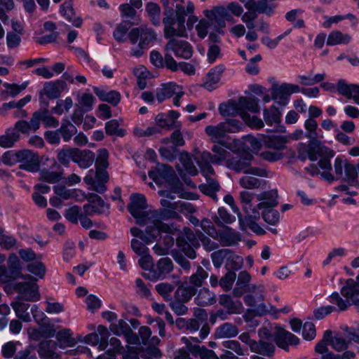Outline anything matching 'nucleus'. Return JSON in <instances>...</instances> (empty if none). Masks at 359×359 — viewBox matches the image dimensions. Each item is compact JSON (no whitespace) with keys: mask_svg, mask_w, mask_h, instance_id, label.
<instances>
[{"mask_svg":"<svg viewBox=\"0 0 359 359\" xmlns=\"http://www.w3.org/2000/svg\"><path fill=\"white\" fill-rule=\"evenodd\" d=\"M128 38L133 44H135L140 40L138 47L132 49L130 54L135 57H140L144 53L143 50L156 39V34L150 29L137 27L131 29L128 34Z\"/></svg>","mask_w":359,"mask_h":359,"instance_id":"nucleus-5","label":"nucleus"},{"mask_svg":"<svg viewBox=\"0 0 359 359\" xmlns=\"http://www.w3.org/2000/svg\"><path fill=\"white\" fill-rule=\"evenodd\" d=\"M262 217L263 219L271 225H275L279 222V212L273 208L264 209Z\"/></svg>","mask_w":359,"mask_h":359,"instance_id":"nucleus-64","label":"nucleus"},{"mask_svg":"<svg viewBox=\"0 0 359 359\" xmlns=\"http://www.w3.org/2000/svg\"><path fill=\"white\" fill-rule=\"evenodd\" d=\"M20 137L15 130L9 128L6 130V133L0 136V147L8 148L13 147Z\"/></svg>","mask_w":359,"mask_h":359,"instance_id":"nucleus-48","label":"nucleus"},{"mask_svg":"<svg viewBox=\"0 0 359 359\" xmlns=\"http://www.w3.org/2000/svg\"><path fill=\"white\" fill-rule=\"evenodd\" d=\"M271 98L277 100L280 104L285 105L290 97V93L285 83L278 87H273Z\"/></svg>","mask_w":359,"mask_h":359,"instance_id":"nucleus-46","label":"nucleus"},{"mask_svg":"<svg viewBox=\"0 0 359 359\" xmlns=\"http://www.w3.org/2000/svg\"><path fill=\"white\" fill-rule=\"evenodd\" d=\"M276 347L273 343L259 339L252 344L250 351L257 354L271 358L273 356Z\"/></svg>","mask_w":359,"mask_h":359,"instance_id":"nucleus-27","label":"nucleus"},{"mask_svg":"<svg viewBox=\"0 0 359 359\" xmlns=\"http://www.w3.org/2000/svg\"><path fill=\"white\" fill-rule=\"evenodd\" d=\"M105 132L110 136L123 137L126 134L124 129L119 128V123L116 119L110 120L105 123Z\"/></svg>","mask_w":359,"mask_h":359,"instance_id":"nucleus-56","label":"nucleus"},{"mask_svg":"<svg viewBox=\"0 0 359 359\" xmlns=\"http://www.w3.org/2000/svg\"><path fill=\"white\" fill-rule=\"evenodd\" d=\"M248 11L270 15L273 13L274 6L268 3L269 0H239Z\"/></svg>","mask_w":359,"mask_h":359,"instance_id":"nucleus-18","label":"nucleus"},{"mask_svg":"<svg viewBox=\"0 0 359 359\" xmlns=\"http://www.w3.org/2000/svg\"><path fill=\"white\" fill-rule=\"evenodd\" d=\"M167 15L163 19L164 27V36L167 39L177 36H187V31L184 26V20L182 19L175 21L172 18V9L168 10L165 12Z\"/></svg>","mask_w":359,"mask_h":359,"instance_id":"nucleus-8","label":"nucleus"},{"mask_svg":"<svg viewBox=\"0 0 359 359\" xmlns=\"http://www.w3.org/2000/svg\"><path fill=\"white\" fill-rule=\"evenodd\" d=\"M205 131L214 142H218L219 139L226 137L229 133L227 125L224 122H222L215 126H208Z\"/></svg>","mask_w":359,"mask_h":359,"instance_id":"nucleus-26","label":"nucleus"},{"mask_svg":"<svg viewBox=\"0 0 359 359\" xmlns=\"http://www.w3.org/2000/svg\"><path fill=\"white\" fill-rule=\"evenodd\" d=\"M245 215L240 217V227L242 230L250 229L254 233L263 235L265 231L258 225L257 221L260 218V214L258 211L257 205L256 206L250 205L242 207Z\"/></svg>","mask_w":359,"mask_h":359,"instance_id":"nucleus-7","label":"nucleus"},{"mask_svg":"<svg viewBox=\"0 0 359 359\" xmlns=\"http://www.w3.org/2000/svg\"><path fill=\"white\" fill-rule=\"evenodd\" d=\"M83 214L81 207L73 205L65 210L64 215L71 223L76 224Z\"/></svg>","mask_w":359,"mask_h":359,"instance_id":"nucleus-58","label":"nucleus"},{"mask_svg":"<svg viewBox=\"0 0 359 359\" xmlns=\"http://www.w3.org/2000/svg\"><path fill=\"white\" fill-rule=\"evenodd\" d=\"M262 140L266 147L282 150L285 147L287 138L285 136L281 135H262Z\"/></svg>","mask_w":359,"mask_h":359,"instance_id":"nucleus-37","label":"nucleus"},{"mask_svg":"<svg viewBox=\"0 0 359 359\" xmlns=\"http://www.w3.org/2000/svg\"><path fill=\"white\" fill-rule=\"evenodd\" d=\"M40 180L45 182L55 184L62 178V172L50 171L48 169H42L39 172Z\"/></svg>","mask_w":359,"mask_h":359,"instance_id":"nucleus-54","label":"nucleus"},{"mask_svg":"<svg viewBox=\"0 0 359 359\" xmlns=\"http://www.w3.org/2000/svg\"><path fill=\"white\" fill-rule=\"evenodd\" d=\"M219 111L223 116H235L240 115L242 117V114L245 113V111L241 110L239 102H236L233 100H229L226 102L220 104Z\"/></svg>","mask_w":359,"mask_h":359,"instance_id":"nucleus-25","label":"nucleus"},{"mask_svg":"<svg viewBox=\"0 0 359 359\" xmlns=\"http://www.w3.org/2000/svg\"><path fill=\"white\" fill-rule=\"evenodd\" d=\"M67 84L64 80L46 82L41 90L48 99H57L61 93L65 89Z\"/></svg>","mask_w":359,"mask_h":359,"instance_id":"nucleus-20","label":"nucleus"},{"mask_svg":"<svg viewBox=\"0 0 359 359\" xmlns=\"http://www.w3.org/2000/svg\"><path fill=\"white\" fill-rule=\"evenodd\" d=\"M238 334L237 327L231 323H225L218 327L215 332V335L218 338H231Z\"/></svg>","mask_w":359,"mask_h":359,"instance_id":"nucleus-44","label":"nucleus"},{"mask_svg":"<svg viewBox=\"0 0 359 359\" xmlns=\"http://www.w3.org/2000/svg\"><path fill=\"white\" fill-rule=\"evenodd\" d=\"M22 268L17 256H10L8 259V269L4 266H0V280L8 283L19 278Z\"/></svg>","mask_w":359,"mask_h":359,"instance_id":"nucleus-12","label":"nucleus"},{"mask_svg":"<svg viewBox=\"0 0 359 359\" xmlns=\"http://www.w3.org/2000/svg\"><path fill=\"white\" fill-rule=\"evenodd\" d=\"M12 130H15L20 133L29 135L30 133H35L38 130V118L34 113L32 114L29 121L25 120H20L17 121Z\"/></svg>","mask_w":359,"mask_h":359,"instance_id":"nucleus-22","label":"nucleus"},{"mask_svg":"<svg viewBox=\"0 0 359 359\" xmlns=\"http://www.w3.org/2000/svg\"><path fill=\"white\" fill-rule=\"evenodd\" d=\"M229 255H231V250L227 248H223L213 252L210 257L214 266L216 269L221 267L223 262L224 261L226 262L227 258L229 259Z\"/></svg>","mask_w":359,"mask_h":359,"instance_id":"nucleus-51","label":"nucleus"},{"mask_svg":"<svg viewBox=\"0 0 359 359\" xmlns=\"http://www.w3.org/2000/svg\"><path fill=\"white\" fill-rule=\"evenodd\" d=\"M133 23L130 22L129 20H123L122 21L115 29L114 32V37L118 42L125 41V36L128 31V29L131 27Z\"/></svg>","mask_w":359,"mask_h":359,"instance_id":"nucleus-57","label":"nucleus"},{"mask_svg":"<svg viewBox=\"0 0 359 359\" xmlns=\"http://www.w3.org/2000/svg\"><path fill=\"white\" fill-rule=\"evenodd\" d=\"M217 212L218 215L212 217L217 226H222L224 223L231 224L235 221V217L230 215L224 208H219Z\"/></svg>","mask_w":359,"mask_h":359,"instance_id":"nucleus-53","label":"nucleus"},{"mask_svg":"<svg viewBox=\"0 0 359 359\" xmlns=\"http://www.w3.org/2000/svg\"><path fill=\"white\" fill-rule=\"evenodd\" d=\"M82 196L83 198L86 199L88 203L96 205V208H99L100 211H103L104 207L107 209L109 208V205H107L103 199L96 194L94 193H88L87 194L83 193Z\"/></svg>","mask_w":359,"mask_h":359,"instance_id":"nucleus-61","label":"nucleus"},{"mask_svg":"<svg viewBox=\"0 0 359 359\" xmlns=\"http://www.w3.org/2000/svg\"><path fill=\"white\" fill-rule=\"evenodd\" d=\"M337 91L348 99H351L353 94H359V86L348 85L344 80H339L337 83Z\"/></svg>","mask_w":359,"mask_h":359,"instance_id":"nucleus-49","label":"nucleus"},{"mask_svg":"<svg viewBox=\"0 0 359 359\" xmlns=\"http://www.w3.org/2000/svg\"><path fill=\"white\" fill-rule=\"evenodd\" d=\"M274 341L278 347L284 350H288L289 345L294 346L299 343L297 337L281 327L276 328Z\"/></svg>","mask_w":359,"mask_h":359,"instance_id":"nucleus-17","label":"nucleus"},{"mask_svg":"<svg viewBox=\"0 0 359 359\" xmlns=\"http://www.w3.org/2000/svg\"><path fill=\"white\" fill-rule=\"evenodd\" d=\"M341 294L346 299L351 301L355 296L359 295V275L356 277V281L352 278L346 280V284L341 289Z\"/></svg>","mask_w":359,"mask_h":359,"instance_id":"nucleus-30","label":"nucleus"},{"mask_svg":"<svg viewBox=\"0 0 359 359\" xmlns=\"http://www.w3.org/2000/svg\"><path fill=\"white\" fill-rule=\"evenodd\" d=\"M60 136L66 142H69L77 132L76 128L67 119H63L61 126L57 129Z\"/></svg>","mask_w":359,"mask_h":359,"instance_id":"nucleus-43","label":"nucleus"},{"mask_svg":"<svg viewBox=\"0 0 359 359\" xmlns=\"http://www.w3.org/2000/svg\"><path fill=\"white\" fill-rule=\"evenodd\" d=\"M34 113L38 118V130L40 128L41 121L46 128H57L59 126L58 120L54 116H50L49 111L37 110Z\"/></svg>","mask_w":359,"mask_h":359,"instance_id":"nucleus-36","label":"nucleus"},{"mask_svg":"<svg viewBox=\"0 0 359 359\" xmlns=\"http://www.w3.org/2000/svg\"><path fill=\"white\" fill-rule=\"evenodd\" d=\"M169 39L164 47L165 51L173 52L176 57L184 59H189L192 56L193 50L189 43L173 37Z\"/></svg>","mask_w":359,"mask_h":359,"instance_id":"nucleus-11","label":"nucleus"},{"mask_svg":"<svg viewBox=\"0 0 359 359\" xmlns=\"http://www.w3.org/2000/svg\"><path fill=\"white\" fill-rule=\"evenodd\" d=\"M194 300L196 304L200 306L212 305L216 302L215 294L207 287L201 289Z\"/></svg>","mask_w":359,"mask_h":359,"instance_id":"nucleus-38","label":"nucleus"},{"mask_svg":"<svg viewBox=\"0 0 359 359\" xmlns=\"http://www.w3.org/2000/svg\"><path fill=\"white\" fill-rule=\"evenodd\" d=\"M351 40V36L347 34H343L340 31H332L327 37V45L335 46L341 43H348Z\"/></svg>","mask_w":359,"mask_h":359,"instance_id":"nucleus-50","label":"nucleus"},{"mask_svg":"<svg viewBox=\"0 0 359 359\" xmlns=\"http://www.w3.org/2000/svg\"><path fill=\"white\" fill-rule=\"evenodd\" d=\"M350 344V341L345 339L343 337L338 334L332 336L331 334L330 346L337 351H342L346 350Z\"/></svg>","mask_w":359,"mask_h":359,"instance_id":"nucleus-59","label":"nucleus"},{"mask_svg":"<svg viewBox=\"0 0 359 359\" xmlns=\"http://www.w3.org/2000/svg\"><path fill=\"white\" fill-rule=\"evenodd\" d=\"M197 292V289L194 288L191 285L188 286H180L175 292V298L182 301L184 302H188L193 296Z\"/></svg>","mask_w":359,"mask_h":359,"instance_id":"nucleus-45","label":"nucleus"},{"mask_svg":"<svg viewBox=\"0 0 359 359\" xmlns=\"http://www.w3.org/2000/svg\"><path fill=\"white\" fill-rule=\"evenodd\" d=\"M224 70L225 67L223 65H219L212 69L207 74L205 81L203 84L204 87L208 90H213L215 88V85L219 81L221 76Z\"/></svg>","mask_w":359,"mask_h":359,"instance_id":"nucleus-29","label":"nucleus"},{"mask_svg":"<svg viewBox=\"0 0 359 359\" xmlns=\"http://www.w3.org/2000/svg\"><path fill=\"white\" fill-rule=\"evenodd\" d=\"M204 14L212 24L215 26V30L219 34H223L222 30L226 26V21H232L233 17L224 6H215L211 10H205Z\"/></svg>","mask_w":359,"mask_h":359,"instance_id":"nucleus-9","label":"nucleus"},{"mask_svg":"<svg viewBox=\"0 0 359 359\" xmlns=\"http://www.w3.org/2000/svg\"><path fill=\"white\" fill-rule=\"evenodd\" d=\"M248 292L245 295L243 300L245 303L250 307L254 308V311L257 316H262L269 313L273 309L271 304H265L264 300V289L262 285H251L248 286V290H245Z\"/></svg>","mask_w":359,"mask_h":359,"instance_id":"nucleus-2","label":"nucleus"},{"mask_svg":"<svg viewBox=\"0 0 359 359\" xmlns=\"http://www.w3.org/2000/svg\"><path fill=\"white\" fill-rule=\"evenodd\" d=\"M57 346L60 348L73 347L76 345V341L72 337V332L69 329H64L56 333Z\"/></svg>","mask_w":359,"mask_h":359,"instance_id":"nucleus-31","label":"nucleus"},{"mask_svg":"<svg viewBox=\"0 0 359 359\" xmlns=\"http://www.w3.org/2000/svg\"><path fill=\"white\" fill-rule=\"evenodd\" d=\"M181 233V229L176 224L165 223L159 219L153 220V234L155 236V241L158 236H160L165 246L172 247L175 244V238Z\"/></svg>","mask_w":359,"mask_h":359,"instance_id":"nucleus-4","label":"nucleus"},{"mask_svg":"<svg viewBox=\"0 0 359 359\" xmlns=\"http://www.w3.org/2000/svg\"><path fill=\"white\" fill-rule=\"evenodd\" d=\"M278 191L276 189L264 191L257 195V199L260 201L257 204L259 209H269L276 207L278 204L277 201Z\"/></svg>","mask_w":359,"mask_h":359,"instance_id":"nucleus-21","label":"nucleus"},{"mask_svg":"<svg viewBox=\"0 0 359 359\" xmlns=\"http://www.w3.org/2000/svg\"><path fill=\"white\" fill-rule=\"evenodd\" d=\"M182 341L186 344L189 352L194 356H198L200 359H212L214 358L215 351L207 348L205 346H200L198 344H193L191 341L196 343L201 342V340L196 337H182Z\"/></svg>","mask_w":359,"mask_h":359,"instance_id":"nucleus-16","label":"nucleus"},{"mask_svg":"<svg viewBox=\"0 0 359 359\" xmlns=\"http://www.w3.org/2000/svg\"><path fill=\"white\" fill-rule=\"evenodd\" d=\"M219 304L226 308L229 313H241L243 306L241 302H234L229 295H222L219 299Z\"/></svg>","mask_w":359,"mask_h":359,"instance_id":"nucleus-41","label":"nucleus"},{"mask_svg":"<svg viewBox=\"0 0 359 359\" xmlns=\"http://www.w3.org/2000/svg\"><path fill=\"white\" fill-rule=\"evenodd\" d=\"M149 221H147L146 224L145 231L137 228L132 227L130 229L131 234L135 237H138L145 243H150L155 241V236L153 234V221L149 224Z\"/></svg>","mask_w":359,"mask_h":359,"instance_id":"nucleus-32","label":"nucleus"},{"mask_svg":"<svg viewBox=\"0 0 359 359\" xmlns=\"http://www.w3.org/2000/svg\"><path fill=\"white\" fill-rule=\"evenodd\" d=\"M345 161L342 160L341 158L337 157L334 160V170L336 177L329 171H323L320 173L321 177L328 182L331 183L334 180H337L343 178V172L344 170Z\"/></svg>","mask_w":359,"mask_h":359,"instance_id":"nucleus-28","label":"nucleus"},{"mask_svg":"<svg viewBox=\"0 0 359 359\" xmlns=\"http://www.w3.org/2000/svg\"><path fill=\"white\" fill-rule=\"evenodd\" d=\"M200 191L204 194L210 196L214 201H217V192L220 189V185L215 179L208 177L206 183L199 186Z\"/></svg>","mask_w":359,"mask_h":359,"instance_id":"nucleus-33","label":"nucleus"},{"mask_svg":"<svg viewBox=\"0 0 359 359\" xmlns=\"http://www.w3.org/2000/svg\"><path fill=\"white\" fill-rule=\"evenodd\" d=\"M109 180V175L106 170L91 169L84 177L86 184L90 186V189L102 194L107 190L105 184Z\"/></svg>","mask_w":359,"mask_h":359,"instance_id":"nucleus-10","label":"nucleus"},{"mask_svg":"<svg viewBox=\"0 0 359 359\" xmlns=\"http://www.w3.org/2000/svg\"><path fill=\"white\" fill-rule=\"evenodd\" d=\"M179 89V86L173 83H165L156 90V96L159 103L163 102L165 100L171 97L176 93V90Z\"/></svg>","mask_w":359,"mask_h":359,"instance_id":"nucleus-34","label":"nucleus"},{"mask_svg":"<svg viewBox=\"0 0 359 359\" xmlns=\"http://www.w3.org/2000/svg\"><path fill=\"white\" fill-rule=\"evenodd\" d=\"M13 309L15 311L16 316L20 320L25 322H30L31 317L27 311L30 304L27 303L22 302L21 301H15L13 302L11 304Z\"/></svg>","mask_w":359,"mask_h":359,"instance_id":"nucleus-40","label":"nucleus"},{"mask_svg":"<svg viewBox=\"0 0 359 359\" xmlns=\"http://www.w3.org/2000/svg\"><path fill=\"white\" fill-rule=\"evenodd\" d=\"M13 289L19 294V299L29 302L39 299V286L35 283L19 282L14 284Z\"/></svg>","mask_w":359,"mask_h":359,"instance_id":"nucleus-13","label":"nucleus"},{"mask_svg":"<svg viewBox=\"0 0 359 359\" xmlns=\"http://www.w3.org/2000/svg\"><path fill=\"white\" fill-rule=\"evenodd\" d=\"M236 278V274L234 271H227L219 280V285L222 289L227 292L229 291Z\"/></svg>","mask_w":359,"mask_h":359,"instance_id":"nucleus-63","label":"nucleus"},{"mask_svg":"<svg viewBox=\"0 0 359 359\" xmlns=\"http://www.w3.org/2000/svg\"><path fill=\"white\" fill-rule=\"evenodd\" d=\"M264 119L266 124L272 125L280 122V113L278 108L274 106L269 109H265L263 111Z\"/></svg>","mask_w":359,"mask_h":359,"instance_id":"nucleus-55","label":"nucleus"},{"mask_svg":"<svg viewBox=\"0 0 359 359\" xmlns=\"http://www.w3.org/2000/svg\"><path fill=\"white\" fill-rule=\"evenodd\" d=\"M208 272L202 266H198L196 272L189 277V283L194 288L201 287L208 278Z\"/></svg>","mask_w":359,"mask_h":359,"instance_id":"nucleus-39","label":"nucleus"},{"mask_svg":"<svg viewBox=\"0 0 359 359\" xmlns=\"http://www.w3.org/2000/svg\"><path fill=\"white\" fill-rule=\"evenodd\" d=\"M18 163L20 168L29 172H35L39 170V160L38 155L31 150L18 151Z\"/></svg>","mask_w":359,"mask_h":359,"instance_id":"nucleus-14","label":"nucleus"},{"mask_svg":"<svg viewBox=\"0 0 359 359\" xmlns=\"http://www.w3.org/2000/svg\"><path fill=\"white\" fill-rule=\"evenodd\" d=\"M175 210L176 209L172 208H161L158 210H154L151 212V217H153L154 220L159 219L162 222H163V220H168L170 219H179L181 217Z\"/></svg>","mask_w":359,"mask_h":359,"instance_id":"nucleus-42","label":"nucleus"},{"mask_svg":"<svg viewBox=\"0 0 359 359\" xmlns=\"http://www.w3.org/2000/svg\"><path fill=\"white\" fill-rule=\"evenodd\" d=\"M95 161V154L90 150H81L76 148L74 162L76 163L81 168L90 167Z\"/></svg>","mask_w":359,"mask_h":359,"instance_id":"nucleus-24","label":"nucleus"},{"mask_svg":"<svg viewBox=\"0 0 359 359\" xmlns=\"http://www.w3.org/2000/svg\"><path fill=\"white\" fill-rule=\"evenodd\" d=\"M259 100L255 97H241L239 98V104L241 110H248L252 113H259V107L258 105Z\"/></svg>","mask_w":359,"mask_h":359,"instance_id":"nucleus-47","label":"nucleus"},{"mask_svg":"<svg viewBox=\"0 0 359 359\" xmlns=\"http://www.w3.org/2000/svg\"><path fill=\"white\" fill-rule=\"evenodd\" d=\"M306 153L311 161H316L320 156V159L318 163L319 167L325 171L330 172L332 165L330 158L334 155L332 150L323 145L318 140H310L306 147Z\"/></svg>","mask_w":359,"mask_h":359,"instance_id":"nucleus-3","label":"nucleus"},{"mask_svg":"<svg viewBox=\"0 0 359 359\" xmlns=\"http://www.w3.org/2000/svg\"><path fill=\"white\" fill-rule=\"evenodd\" d=\"M253 155L250 151H244L239 155L226 160V166L236 172L251 174L259 177H266L267 171L261 168L252 167Z\"/></svg>","mask_w":359,"mask_h":359,"instance_id":"nucleus-1","label":"nucleus"},{"mask_svg":"<svg viewBox=\"0 0 359 359\" xmlns=\"http://www.w3.org/2000/svg\"><path fill=\"white\" fill-rule=\"evenodd\" d=\"M57 347V343L55 341H43L39 344V355L42 359H60V355L56 352Z\"/></svg>","mask_w":359,"mask_h":359,"instance_id":"nucleus-19","label":"nucleus"},{"mask_svg":"<svg viewBox=\"0 0 359 359\" xmlns=\"http://www.w3.org/2000/svg\"><path fill=\"white\" fill-rule=\"evenodd\" d=\"M147 201L144 195L134 194L130 196V203L128 205V210L136 219V223L140 226L147 224V221L150 220L151 212L147 211Z\"/></svg>","mask_w":359,"mask_h":359,"instance_id":"nucleus-6","label":"nucleus"},{"mask_svg":"<svg viewBox=\"0 0 359 359\" xmlns=\"http://www.w3.org/2000/svg\"><path fill=\"white\" fill-rule=\"evenodd\" d=\"M175 175L172 168L167 164L157 163L148 172V175L154 182L161 185L165 181L168 182Z\"/></svg>","mask_w":359,"mask_h":359,"instance_id":"nucleus-15","label":"nucleus"},{"mask_svg":"<svg viewBox=\"0 0 359 359\" xmlns=\"http://www.w3.org/2000/svg\"><path fill=\"white\" fill-rule=\"evenodd\" d=\"M243 265V258L235 255L231 250V255H229V259L227 258L225 263V268L227 271H237L241 268Z\"/></svg>","mask_w":359,"mask_h":359,"instance_id":"nucleus-60","label":"nucleus"},{"mask_svg":"<svg viewBox=\"0 0 359 359\" xmlns=\"http://www.w3.org/2000/svg\"><path fill=\"white\" fill-rule=\"evenodd\" d=\"M60 13L75 27H79L81 25L82 20L80 18H74L75 13L71 1H66L62 4Z\"/></svg>","mask_w":359,"mask_h":359,"instance_id":"nucleus-35","label":"nucleus"},{"mask_svg":"<svg viewBox=\"0 0 359 359\" xmlns=\"http://www.w3.org/2000/svg\"><path fill=\"white\" fill-rule=\"evenodd\" d=\"M173 269V263L169 257L161 258L156 263V269L152 273V277L156 279H163Z\"/></svg>","mask_w":359,"mask_h":359,"instance_id":"nucleus-23","label":"nucleus"},{"mask_svg":"<svg viewBox=\"0 0 359 359\" xmlns=\"http://www.w3.org/2000/svg\"><path fill=\"white\" fill-rule=\"evenodd\" d=\"M180 161L185 171L192 176L198 174V170L194 164L191 156L187 152H182L180 155Z\"/></svg>","mask_w":359,"mask_h":359,"instance_id":"nucleus-52","label":"nucleus"},{"mask_svg":"<svg viewBox=\"0 0 359 359\" xmlns=\"http://www.w3.org/2000/svg\"><path fill=\"white\" fill-rule=\"evenodd\" d=\"M217 144H215L212 151L215 153L214 155V161L216 162V164H220L222 161H224L226 156V150L224 148L225 146V142L224 141H218Z\"/></svg>","mask_w":359,"mask_h":359,"instance_id":"nucleus-62","label":"nucleus"}]
</instances>
